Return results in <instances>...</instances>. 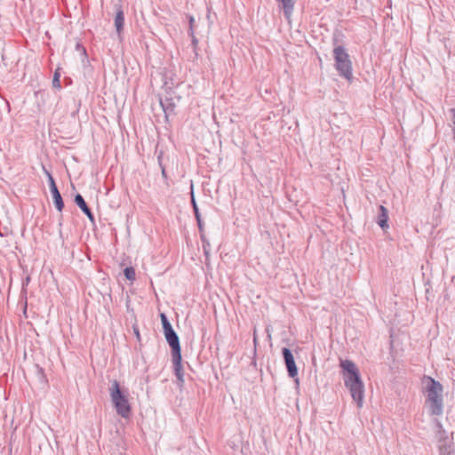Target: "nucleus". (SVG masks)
<instances>
[{
    "mask_svg": "<svg viewBox=\"0 0 455 455\" xmlns=\"http://www.w3.org/2000/svg\"><path fill=\"white\" fill-rule=\"evenodd\" d=\"M277 1L282 5V8L283 10L284 17L287 20H290L292 12H293L294 1L293 0H277Z\"/></svg>",
    "mask_w": 455,
    "mask_h": 455,
    "instance_id": "obj_11",
    "label": "nucleus"
},
{
    "mask_svg": "<svg viewBox=\"0 0 455 455\" xmlns=\"http://www.w3.org/2000/svg\"><path fill=\"white\" fill-rule=\"evenodd\" d=\"M194 23H195V19L193 16H189V30H188V35L189 36H193V32H194Z\"/></svg>",
    "mask_w": 455,
    "mask_h": 455,
    "instance_id": "obj_26",
    "label": "nucleus"
},
{
    "mask_svg": "<svg viewBox=\"0 0 455 455\" xmlns=\"http://www.w3.org/2000/svg\"><path fill=\"white\" fill-rule=\"evenodd\" d=\"M134 332L137 335V337L139 338L140 337L139 330L134 328Z\"/></svg>",
    "mask_w": 455,
    "mask_h": 455,
    "instance_id": "obj_28",
    "label": "nucleus"
},
{
    "mask_svg": "<svg viewBox=\"0 0 455 455\" xmlns=\"http://www.w3.org/2000/svg\"><path fill=\"white\" fill-rule=\"evenodd\" d=\"M160 318H161L164 332H165L166 331L172 330V326L164 313L160 314Z\"/></svg>",
    "mask_w": 455,
    "mask_h": 455,
    "instance_id": "obj_17",
    "label": "nucleus"
},
{
    "mask_svg": "<svg viewBox=\"0 0 455 455\" xmlns=\"http://www.w3.org/2000/svg\"><path fill=\"white\" fill-rule=\"evenodd\" d=\"M172 363H173V371L174 374L178 380V386L182 387L185 380H184V372L182 368V356L181 353L178 354H172Z\"/></svg>",
    "mask_w": 455,
    "mask_h": 455,
    "instance_id": "obj_5",
    "label": "nucleus"
},
{
    "mask_svg": "<svg viewBox=\"0 0 455 455\" xmlns=\"http://www.w3.org/2000/svg\"><path fill=\"white\" fill-rule=\"evenodd\" d=\"M343 77L346 78L349 83L354 80L352 62L349 59V55L343 50Z\"/></svg>",
    "mask_w": 455,
    "mask_h": 455,
    "instance_id": "obj_8",
    "label": "nucleus"
},
{
    "mask_svg": "<svg viewBox=\"0 0 455 455\" xmlns=\"http://www.w3.org/2000/svg\"><path fill=\"white\" fill-rule=\"evenodd\" d=\"M424 389L427 392V401L430 413L439 416L443 413V386L432 377L424 376Z\"/></svg>",
    "mask_w": 455,
    "mask_h": 455,
    "instance_id": "obj_2",
    "label": "nucleus"
},
{
    "mask_svg": "<svg viewBox=\"0 0 455 455\" xmlns=\"http://www.w3.org/2000/svg\"><path fill=\"white\" fill-rule=\"evenodd\" d=\"M335 43L337 42V38L334 37ZM334 59H335V67L336 69L341 73V45H337L335 44V47L333 49Z\"/></svg>",
    "mask_w": 455,
    "mask_h": 455,
    "instance_id": "obj_13",
    "label": "nucleus"
},
{
    "mask_svg": "<svg viewBox=\"0 0 455 455\" xmlns=\"http://www.w3.org/2000/svg\"><path fill=\"white\" fill-rule=\"evenodd\" d=\"M45 173L47 175V178H48V181H49V188H50V191H51V194L52 196H59L60 195L58 188H57V185L55 183V180L52 177V175L45 170Z\"/></svg>",
    "mask_w": 455,
    "mask_h": 455,
    "instance_id": "obj_15",
    "label": "nucleus"
},
{
    "mask_svg": "<svg viewBox=\"0 0 455 455\" xmlns=\"http://www.w3.org/2000/svg\"><path fill=\"white\" fill-rule=\"evenodd\" d=\"M202 241H203V250H204V255L206 257H208L210 251H211L210 243L208 241H206L204 237V239H202Z\"/></svg>",
    "mask_w": 455,
    "mask_h": 455,
    "instance_id": "obj_24",
    "label": "nucleus"
},
{
    "mask_svg": "<svg viewBox=\"0 0 455 455\" xmlns=\"http://www.w3.org/2000/svg\"><path fill=\"white\" fill-rule=\"evenodd\" d=\"M75 203L81 209V211L88 217L92 224H95V218L91 209L88 207L84 197L80 194L75 196Z\"/></svg>",
    "mask_w": 455,
    "mask_h": 455,
    "instance_id": "obj_7",
    "label": "nucleus"
},
{
    "mask_svg": "<svg viewBox=\"0 0 455 455\" xmlns=\"http://www.w3.org/2000/svg\"><path fill=\"white\" fill-rule=\"evenodd\" d=\"M196 220L198 229H199V232H200V235H201V239H204V222L202 220V218H201V216L200 217H196Z\"/></svg>",
    "mask_w": 455,
    "mask_h": 455,
    "instance_id": "obj_23",
    "label": "nucleus"
},
{
    "mask_svg": "<svg viewBox=\"0 0 455 455\" xmlns=\"http://www.w3.org/2000/svg\"><path fill=\"white\" fill-rule=\"evenodd\" d=\"M60 68H57L54 72V75H53V78H52V86L53 88H56V89H60L61 88V84H60Z\"/></svg>",
    "mask_w": 455,
    "mask_h": 455,
    "instance_id": "obj_19",
    "label": "nucleus"
},
{
    "mask_svg": "<svg viewBox=\"0 0 455 455\" xmlns=\"http://www.w3.org/2000/svg\"><path fill=\"white\" fill-rule=\"evenodd\" d=\"M165 339L172 349V354L181 353L180 339L176 331L172 328V330L166 331L164 332Z\"/></svg>",
    "mask_w": 455,
    "mask_h": 455,
    "instance_id": "obj_6",
    "label": "nucleus"
},
{
    "mask_svg": "<svg viewBox=\"0 0 455 455\" xmlns=\"http://www.w3.org/2000/svg\"><path fill=\"white\" fill-rule=\"evenodd\" d=\"M191 198H190V201H191V204H192V207H193V211H194V214H195V217H200L201 214H200V212H199V208L197 206V204H196V198H195V195H194V191H193V185H191Z\"/></svg>",
    "mask_w": 455,
    "mask_h": 455,
    "instance_id": "obj_16",
    "label": "nucleus"
},
{
    "mask_svg": "<svg viewBox=\"0 0 455 455\" xmlns=\"http://www.w3.org/2000/svg\"><path fill=\"white\" fill-rule=\"evenodd\" d=\"M190 36L192 39L193 52L195 53L196 58H197V56H198V52H197L198 39L196 37L194 33H193V36Z\"/></svg>",
    "mask_w": 455,
    "mask_h": 455,
    "instance_id": "obj_22",
    "label": "nucleus"
},
{
    "mask_svg": "<svg viewBox=\"0 0 455 455\" xmlns=\"http://www.w3.org/2000/svg\"><path fill=\"white\" fill-rule=\"evenodd\" d=\"M440 455H455V451L450 446H443L440 448Z\"/></svg>",
    "mask_w": 455,
    "mask_h": 455,
    "instance_id": "obj_21",
    "label": "nucleus"
},
{
    "mask_svg": "<svg viewBox=\"0 0 455 455\" xmlns=\"http://www.w3.org/2000/svg\"><path fill=\"white\" fill-rule=\"evenodd\" d=\"M377 224L385 230L386 228H388V211L386 207L383 205H379V213L376 220Z\"/></svg>",
    "mask_w": 455,
    "mask_h": 455,
    "instance_id": "obj_9",
    "label": "nucleus"
},
{
    "mask_svg": "<svg viewBox=\"0 0 455 455\" xmlns=\"http://www.w3.org/2000/svg\"><path fill=\"white\" fill-rule=\"evenodd\" d=\"M158 162H159V165L161 167V173H162V177L164 179V180H167V173H166V171H165V167L162 164V159H161V156H158Z\"/></svg>",
    "mask_w": 455,
    "mask_h": 455,
    "instance_id": "obj_25",
    "label": "nucleus"
},
{
    "mask_svg": "<svg viewBox=\"0 0 455 455\" xmlns=\"http://www.w3.org/2000/svg\"><path fill=\"white\" fill-rule=\"evenodd\" d=\"M343 381L356 407L362 408L364 402V383L359 368L350 360H343Z\"/></svg>",
    "mask_w": 455,
    "mask_h": 455,
    "instance_id": "obj_1",
    "label": "nucleus"
},
{
    "mask_svg": "<svg viewBox=\"0 0 455 455\" xmlns=\"http://www.w3.org/2000/svg\"><path fill=\"white\" fill-rule=\"evenodd\" d=\"M339 366L341 367V358L340 357L339 358Z\"/></svg>",
    "mask_w": 455,
    "mask_h": 455,
    "instance_id": "obj_29",
    "label": "nucleus"
},
{
    "mask_svg": "<svg viewBox=\"0 0 455 455\" xmlns=\"http://www.w3.org/2000/svg\"><path fill=\"white\" fill-rule=\"evenodd\" d=\"M45 173L47 175V178H48V181H49V188H50V191H51V194L52 196H59L60 195L58 188H57V185L55 183V180L52 177V175L45 170Z\"/></svg>",
    "mask_w": 455,
    "mask_h": 455,
    "instance_id": "obj_14",
    "label": "nucleus"
},
{
    "mask_svg": "<svg viewBox=\"0 0 455 455\" xmlns=\"http://www.w3.org/2000/svg\"><path fill=\"white\" fill-rule=\"evenodd\" d=\"M282 355L286 366V370L289 377L295 378L298 375V368L295 363L294 356L292 352L288 347L282 348Z\"/></svg>",
    "mask_w": 455,
    "mask_h": 455,
    "instance_id": "obj_4",
    "label": "nucleus"
},
{
    "mask_svg": "<svg viewBox=\"0 0 455 455\" xmlns=\"http://www.w3.org/2000/svg\"><path fill=\"white\" fill-rule=\"evenodd\" d=\"M160 104L166 117H168L169 115L174 112L175 103L172 101V99L165 98L164 100H161Z\"/></svg>",
    "mask_w": 455,
    "mask_h": 455,
    "instance_id": "obj_12",
    "label": "nucleus"
},
{
    "mask_svg": "<svg viewBox=\"0 0 455 455\" xmlns=\"http://www.w3.org/2000/svg\"><path fill=\"white\" fill-rule=\"evenodd\" d=\"M450 112L451 114V119H452L453 124H455V108H451Z\"/></svg>",
    "mask_w": 455,
    "mask_h": 455,
    "instance_id": "obj_27",
    "label": "nucleus"
},
{
    "mask_svg": "<svg viewBox=\"0 0 455 455\" xmlns=\"http://www.w3.org/2000/svg\"><path fill=\"white\" fill-rule=\"evenodd\" d=\"M110 397L116 413L122 418L128 419L131 415L132 408L126 395L121 390L119 382L116 379L111 381Z\"/></svg>",
    "mask_w": 455,
    "mask_h": 455,
    "instance_id": "obj_3",
    "label": "nucleus"
},
{
    "mask_svg": "<svg viewBox=\"0 0 455 455\" xmlns=\"http://www.w3.org/2000/svg\"><path fill=\"white\" fill-rule=\"evenodd\" d=\"M116 17H115V27L117 34L120 36L124 25V14L122 7L116 4Z\"/></svg>",
    "mask_w": 455,
    "mask_h": 455,
    "instance_id": "obj_10",
    "label": "nucleus"
},
{
    "mask_svg": "<svg viewBox=\"0 0 455 455\" xmlns=\"http://www.w3.org/2000/svg\"><path fill=\"white\" fill-rule=\"evenodd\" d=\"M124 276L129 281L135 280L136 273L135 269L132 267H127L124 270Z\"/></svg>",
    "mask_w": 455,
    "mask_h": 455,
    "instance_id": "obj_20",
    "label": "nucleus"
},
{
    "mask_svg": "<svg viewBox=\"0 0 455 455\" xmlns=\"http://www.w3.org/2000/svg\"><path fill=\"white\" fill-rule=\"evenodd\" d=\"M53 204L56 209L60 212L64 208V202L61 195L52 196Z\"/></svg>",
    "mask_w": 455,
    "mask_h": 455,
    "instance_id": "obj_18",
    "label": "nucleus"
}]
</instances>
